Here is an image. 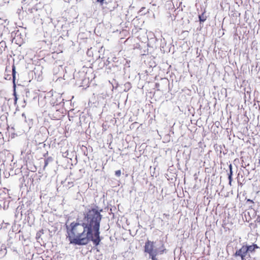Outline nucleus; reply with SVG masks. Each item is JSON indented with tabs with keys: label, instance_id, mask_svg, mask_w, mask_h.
Instances as JSON below:
<instances>
[{
	"label": "nucleus",
	"instance_id": "nucleus-14",
	"mask_svg": "<svg viewBox=\"0 0 260 260\" xmlns=\"http://www.w3.org/2000/svg\"><path fill=\"white\" fill-rule=\"evenodd\" d=\"M158 85H159V84L158 83L156 84V86H158Z\"/></svg>",
	"mask_w": 260,
	"mask_h": 260
},
{
	"label": "nucleus",
	"instance_id": "nucleus-3",
	"mask_svg": "<svg viewBox=\"0 0 260 260\" xmlns=\"http://www.w3.org/2000/svg\"><path fill=\"white\" fill-rule=\"evenodd\" d=\"M247 253V249H246L245 246H243L240 249L236 251L235 255L240 256L242 260H244V257L246 256Z\"/></svg>",
	"mask_w": 260,
	"mask_h": 260
},
{
	"label": "nucleus",
	"instance_id": "nucleus-16",
	"mask_svg": "<svg viewBox=\"0 0 260 260\" xmlns=\"http://www.w3.org/2000/svg\"><path fill=\"white\" fill-rule=\"evenodd\" d=\"M248 201L252 202L250 200H248Z\"/></svg>",
	"mask_w": 260,
	"mask_h": 260
},
{
	"label": "nucleus",
	"instance_id": "nucleus-12",
	"mask_svg": "<svg viewBox=\"0 0 260 260\" xmlns=\"http://www.w3.org/2000/svg\"><path fill=\"white\" fill-rule=\"evenodd\" d=\"M22 117H24L25 119H26V117H25V114H24V113H22Z\"/></svg>",
	"mask_w": 260,
	"mask_h": 260
},
{
	"label": "nucleus",
	"instance_id": "nucleus-6",
	"mask_svg": "<svg viewBox=\"0 0 260 260\" xmlns=\"http://www.w3.org/2000/svg\"><path fill=\"white\" fill-rule=\"evenodd\" d=\"M230 169V173L228 174V179L229 180V184L231 185L232 181V175H233V171H232V165L230 164L229 165Z\"/></svg>",
	"mask_w": 260,
	"mask_h": 260
},
{
	"label": "nucleus",
	"instance_id": "nucleus-5",
	"mask_svg": "<svg viewBox=\"0 0 260 260\" xmlns=\"http://www.w3.org/2000/svg\"><path fill=\"white\" fill-rule=\"evenodd\" d=\"M246 249H247V252H253L254 251L255 248H258V247L257 246L256 244H252L251 245H246L245 246Z\"/></svg>",
	"mask_w": 260,
	"mask_h": 260
},
{
	"label": "nucleus",
	"instance_id": "nucleus-11",
	"mask_svg": "<svg viewBox=\"0 0 260 260\" xmlns=\"http://www.w3.org/2000/svg\"><path fill=\"white\" fill-rule=\"evenodd\" d=\"M17 100H18V98H17V95H15V98H14V102H15V104H16V103Z\"/></svg>",
	"mask_w": 260,
	"mask_h": 260
},
{
	"label": "nucleus",
	"instance_id": "nucleus-8",
	"mask_svg": "<svg viewBox=\"0 0 260 260\" xmlns=\"http://www.w3.org/2000/svg\"><path fill=\"white\" fill-rule=\"evenodd\" d=\"M206 16H204L203 13L201 15H200L199 16V18L200 23H201L202 22H204L206 20Z\"/></svg>",
	"mask_w": 260,
	"mask_h": 260
},
{
	"label": "nucleus",
	"instance_id": "nucleus-15",
	"mask_svg": "<svg viewBox=\"0 0 260 260\" xmlns=\"http://www.w3.org/2000/svg\"><path fill=\"white\" fill-rule=\"evenodd\" d=\"M258 210H259V211H260V206H259V207H258Z\"/></svg>",
	"mask_w": 260,
	"mask_h": 260
},
{
	"label": "nucleus",
	"instance_id": "nucleus-9",
	"mask_svg": "<svg viewBox=\"0 0 260 260\" xmlns=\"http://www.w3.org/2000/svg\"><path fill=\"white\" fill-rule=\"evenodd\" d=\"M121 172L120 170H117L115 171V175L117 177H120L121 175Z\"/></svg>",
	"mask_w": 260,
	"mask_h": 260
},
{
	"label": "nucleus",
	"instance_id": "nucleus-7",
	"mask_svg": "<svg viewBox=\"0 0 260 260\" xmlns=\"http://www.w3.org/2000/svg\"><path fill=\"white\" fill-rule=\"evenodd\" d=\"M53 160V159L51 157H48L47 158L45 159V164L44 166V169L47 166L49 162H51Z\"/></svg>",
	"mask_w": 260,
	"mask_h": 260
},
{
	"label": "nucleus",
	"instance_id": "nucleus-1",
	"mask_svg": "<svg viewBox=\"0 0 260 260\" xmlns=\"http://www.w3.org/2000/svg\"><path fill=\"white\" fill-rule=\"evenodd\" d=\"M102 211L98 207L89 209L82 216H78L75 221L70 224L66 223V236L70 244L83 246L91 241L95 246L100 244L103 239L100 236Z\"/></svg>",
	"mask_w": 260,
	"mask_h": 260
},
{
	"label": "nucleus",
	"instance_id": "nucleus-13",
	"mask_svg": "<svg viewBox=\"0 0 260 260\" xmlns=\"http://www.w3.org/2000/svg\"><path fill=\"white\" fill-rule=\"evenodd\" d=\"M48 154V152H47L45 154H44V156H46V154Z\"/></svg>",
	"mask_w": 260,
	"mask_h": 260
},
{
	"label": "nucleus",
	"instance_id": "nucleus-10",
	"mask_svg": "<svg viewBox=\"0 0 260 260\" xmlns=\"http://www.w3.org/2000/svg\"><path fill=\"white\" fill-rule=\"evenodd\" d=\"M104 1V0H96L97 2H99L102 4L103 3Z\"/></svg>",
	"mask_w": 260,
	"mask_h": 260
},
{
	"label": "nucleus",
	"instance_id": "nucleus-4",
	"mask_svg": "<svg viewBox=\"0 0 260 260\" xmlns=\"http://www.w3.org/2000/svg\"><path fill=\"white\" fill-rule=\"evenodd\" d=\"M16 70H15V67L13 65L12 66V76H13V87H14V93L13 94L15 96L16 95V93L15 91V87H16V84H15V79H16Z\"/></svg>",
	"mask_w": 260,
	"mask_h": 260
},
{
	"label": "nucleus",
	"instance_id": "nucleus-2",
	"mask_svg": "<svg viewBox=\"0 0 260 260\" xmlns=\"http://www.w3.org/2000/svg\"><path fill=\"white\" fill-rule=\"evenodd\" d=\"M156 242L151 241L149 240L146 241L144 246V251L149 255V258L152 260H157L156 256L158 254H162L164 249L157 248L156 246Z\"/></svg>",
	"mask_w": 260,
	"mask_h": 260
}]
</instances>
